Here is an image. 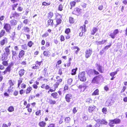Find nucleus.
Segmentation results:
<instances>
[{
	"label": "nucleus",
	"instance_id": "c756f323",
	"mask_svg": "<svg viewBox=\"0 0 127 127\" xmlns=\"http://www.w3.org/2000/svg\"><path fill=\"white\" fill-rule=\"evenodd\" d=\"M71 49L73 50L77 49L75 51V52L76 54H77L78 52L79 51L80 48L77 46H74L72 47Z\"/></svg>",
	"mask_w": 127,
	"mask_h": 127
},
{
	"label": "nucleus",
	"instance_id": "7ed1b4c3",
	"mask_svg": "<svg viewBox=\"0 0 127 127\" xmlns=\"http://www.w3.org/2000/svg\"><path fill=\"white\" fill-rule=\"evenodd\" d=\"M85 71H82L79 73L78 75L79 79L82 82L85 81L86 79V78L85 76Z\"/></svg>",
	"mask_w": 127,
	"mask_h": 127
},
{
	"label": "nucleus",
	"instance_id": "6e6552de",
	"mask_svg": "<svg viewBox=\"0 0 127 127\" xmlns=\"http://www.w3.org/2000/svg\"><path fill=\"white\" fill-rule=\"evenodd\" d=\"M119 33L118 30L116 29L113 31V32H111L110 33L109 36L112 38L114 39L115 38L116 35L118 34Z\"/></svg>",
	"mask_w": 127,
	"mask_h": 127
},
{
	"label": "nucleus",
	"instance_id": "0e129e2a",
	"mask_svg": "<svg viewBox=\"0 0 127 127\" xmlns=\"http://www.w3.org/2000/svg\"><path fill=\"white\" fill-rule=\"evenodd\" d=\"M107 109L105 107H104L102 109V112L104 114H106L107 112Z\"/></svg>",
	"mask_w": 127,
	"mask_h": 127
},
{
	"label": "nucleus",
	"instance_id": "69168bd1",
	"mask_svg": "<svg viewBox=\"0 0 127 127\" xmlns=\"http://www.w3.org/2000/svg\"><path fill=\"white\" fill-rule=\"evenodd\" d=\"M12 57H13V56H16L17 55V53L16 52V51H14L13 50L12 51Z\"/></svg>",
	"mask_w": 127,
	"mask_h": 127
},
{
	"label": "nucleus",
	"instance_id": "f704fd0d",
	"mask_svg": "<svg viewBox=\"0 0 127 127\" xmlns=\"http://www.w3.org/2000/svg\"><path fill=\"white\" fill-rule=\"evenodd\" d=\"M53 16V12L52 11L49 12L47 14V17L48 19H51Z\"/></svg>",
	"mask_w": 127,
	"mask_h": 127
},
{
	"label": "nucleus",
	"instance_id": "72a5a7b5",
	"mask_svg": "<svg viewBox=\"0 0 127 127\" xmlns=\"http://www.w3.org/2000/svg\"><path fill=\"white\" fill-rule=\"evenodd\" d=\"M115 123L112 120H109L108 125L110 127H113L115 125Z\"/></svg>",
	"mask_w": 127,
	"mask_h": 127
},
{
	"label": "nucleus",
	"instance_id": "4468645a",
	"mask_svg": "<svg viewBox=\"0 0 127 127\" xmlns=\"http://www.w3.org/2000/svg\"><path fill=\"white\" fill-rule=\"evenodd\" d=\"M25 51L23 50H21L19 51L18 54V57L19 58H23L25 55Z\"/></svg>",
	"mask_w": 127,
	"mask_h": 127
},
{
	"label": "nucleus",
	"instance_id": "ddd939ff",
	"mask_svg": "<svg viewBox=\"0 0 127 127\" xmlns=\"http://www.w3.org/2000/svg\"><path fill=\"white\" fill-rule=\"evenodd\" d=\"M8 41V38L6 37H3V38L0 41V45L1 46H3L6 44Z\"/></svg>",
	"mask_w": 127,
	"mask_h": 127
},
{
	"label": "nucleus",
	"instance_id": "5fc2aeb1",
	"mask_svg": "<svg viewBox=\"0 0 127 127\" xmlns=\"http://www.w3.org/2000/svg\"><path fill=\"white\" fill-rule=\"evenodd\" d=\"M118 71H116L110 73V75L111 77H114V76L117 73Z\"/></svg>",
	"mask_w": 127,
	"mask_h": 127
},
{
	"label": "nucleus",
	"instance_id": "0eeeda50",
	"mask_svg": "<svg viewBox=\"0 0 127 127\" xmlns=\"http://www.w3.org/2000/svg\"><path fill=\"white\" fill-rule=\"evenodd\" d=\"M11 26L8 23H4V24L3 29L6 31L7 32L10 33L11 29Z\"/></svg>",
	"mask_w": 127,
	"mask_h": 127
},
{
	"label": "nucleus",
	"instance_id": "aec40b11",
	"mask_svg": "<svg viewBox=\"0 0 127 127\" xmlns=\"http://www.w3.org/2000/svg\"><path fill=\"white\" fill-rule=\"evenodd\" d=\"M46 124V122L43 121L39 122L38 124V125L40 127H45Z\"/></svg>",
	"mask_w": 127,
	"mask_h": 127
},
{
	"label": "nucleus",
	"instance_id": "5701e85b",
	"mask_svg": "<svg viewBox=\"0 0 127 127\" xmlns=\"http://www.w3.org/2000/svg\"><path fill=\"white\" fill-rule=\"evenodd\" d=\"M51 95L52 96V97L55 99H57L58 98L59 96L58 95V93L56 92H54L51 94Z\"/></svg>",
	"mask_w": 127,
	"mask_h": 127
},
{
	"label": "nucleus",
	"instance_id": "c85d7f7f",
	"mask_svg": "<svg viewBox=\"0 0 127 127\" xmlns=\"http://www.w3.org/2000/svg\"><path fill=\"white\" fill-rule=\"evenodd\" d=\"M115 124H118L120 123L121 120L120 119L116 118L112 120Z\"/></svg>",
	"mask_w": 127,
	"mask_h": 127
},
{
	"label": "nucleus",
	"instance_id": "393cba45",
	"mask_svg": "<svg viewBox=\"0 0 127 127\" xmlns=\"http://www.w3.org/2000/svg\"><path fill=\"white\" fill-rule=\"evenodd\" d=\"M10 25L11 26H14L16 25L17 23V21L15 20H12L10 21Z\"/></svg>",
	"mask_w": 127,
	"mask_h": 127
},
{
	"label": "nucleus",
	"instance_id": "f3484780",
	"mask_svg": "<svg viewBox=\"0 0 127 127\" xmlns=\"http://www.w3.org/2000/svg\"><path fill=\"white\" fill-rule=\"evenodd\" d=\"M78 88L81 92H83L86 89V87L84 85H79L78 87Z\"/></svg>",
	"mask_w": 127,
	"mask_h": 127
},
{
	"label": "nucleus",
	"instance_id": "f03ea898",
	"mask_svg": "<svg viewBox=\"0 0 127 127\" xmlns=\"http://www.w3.org/2000/svg\"><path fill=\"white\" fill-rule=\"evenodd\" d=\"M14 64V63L12 62H10L5 70L2 72V75L9 74L12 70V68L13 67Z\"/></svg>",
	"mask_w": 127,
	"mask_h": 127
},
{
	"label": "nucleus",
	"instance_id": "338daca9",
	"mask_svg": "<svg viewBox=\"0 0 127 127\" xmlns=\"http://www.w3.org/2000/svg\"><path fill=\"white\" fill-rule=\"evenodd\" d=\"M19 94L18 91L17 90H15L13 93V95L15 96H16L18 95Z\"/></svg>",
	"mask_w": 127,
	"mask_h": 127
},
{
	"label": "nucleus",
	"instance_id": "4be33fe9",
	"mask_svg": "<svg viewBox=\"0 0 127 127\" xmlns=\"http://www.w3.org/2000/svg\"><path fill=\"white\" fill-rule=\"evenodd\" d=\"M43 54L44 56L49 57L50 55V53L48 50H45L43 51Z\"/></svg>",
	"mask_w": 127,
	"mask_h": 127
},
{
	"label": "nucleus",
	"instance_id": "f8f14e48",
	"mask_svg": "<svg viewBox=\"0 0 127 127\" xmlns=\"http://www.w3.org/2000/svg\"><path fill=\"white\" fill-rule=\"evenodd\" d=\"M86 26L84 25L83 26H81L80 28V29H81V32H80L79 34V36H82L85 34V32L86 31Z\"/></svg>",
	"mask_w": 127,
	"mask_h": 127
},
{
	"label": "nucleus",
	"instance_id": "774afa93",
	"mask_svg": "<svg viewBox=\"0 0 127 127\" xmlns=\"http://www.w3.org/2000/svg\"><path fill=\"white\" fill-rule=\"evenodd\" d=\"M46 127H55V124L51 123L49 124Z\"/></svg>",
	"mask_w": 127,
	"mask_h": 127
},
{
	"label": "nucleus",
	"instance_id": "2f4dec72",
	"mask_svg": "<svg viewBox=\"0 0 127 127\" xmlns=\"http://www.w3.org/2000/svg\"><path fill=\"white\" fill-rule=\"evenodd\" d=\"M6 33L5 31L3 29L1 30L0 31V39L4 36Z\"/></svg>",
	"mask_w": 127,
	"mask_h": 127
},
{
	"label": "nucleus",
	"instance_id": "412c9836",
	"mask_svg": "<svg viewBox=\"0 0 127 127\" xmlns=\"http://www.w3.org/2000/svg\"><path fill=\"white\" fill-rule=\"evenodd\" d=\"M9 55L4 53L2 55L1 59L2 61L6 60L8 58V56Z\"/></svg>",
	"mask_w": 127,
	"mask_h": 127
},
{
	"label": "nucleus",
	"instance_id": "6e6d98bb",
	"mask_svg": "<svg viewBox=\"0 0 127 127\" xmlns=\"http://www.w3.org/2000/svg\"><path fill=\"white\" fill-rule=\"evenodd\" d=\"M60 40L61 42L64 41L65 40L64 36L63 35H61L60 36Z\"/></svg>",
	"mask_w": 127,
	"mask_h": 127
},
{
	"label": "nucleus",
	"instance_id": "13d9d810",
	"mask_svg": "<svg viewBox=\"0 0 127 127\" xmlns=\"http://www.w3.org/2000/svg\"><path fill=\"white\" fill-rule=\"evenodd\" d=\"M51 4L50 2H47L45 1L43 2L42 3V5L43 6H46L50 5Z\"/></svg>",
	"mask_w": 127,
	"mask_h": 127
},
{
	"label": "nucleus",
	"instance_id": "864d4df0",
	"mask_svg": "<svg viewBox=\"0 0 127 127\" xmlns=\"http://www.w3.org/2000/svg\"><path fill=\"white\" fill-rule=\"evenodd\" d=\"M69 21L71 24L73 23L74 22V21L73 18L72 17H69Z\"/></svg>",
	"mask_w": 127,
	"mask_h": 127
},
{
	"label": "nucleus",
	"instance_id": "79ce46f5",
	"mask_svg": "<svg viewBox=\"0 0 127 127\" xmlns=\"http://www.w3.org/2000/svg\"><path fill=\"white\" fill-rule=\"evenodd\" d=\"M8 83L10 85L9 88H11V87L13 86L14 85V83L13 81L11 80H10L8 81Z\"/></svg>",
	"mask_w": 127,
	"mask_h": 127
},
{
	"label": "nucleus",
	"instance_id": "bb28decb",
	"mask_svg": "<svg viewBox=\"0 0 127 127\" xmlns=\"http://www.w3.org/2000/svg\"><path fill=\"white\" fill-rule=\"evenodd\" d=\"M48 25V26H53L54 24L53 20L52 19H49L47 21Z\"/></svg>",
	"mask_w": 127,
	"mask_h": 127
},
{
	"label": "nucleus",
	"instance_id": "a18cd8bd",
	"mask_svg": "<svg viewBox=\"0 0 127 127\" xmlns=\"http://www.w3.org/2000/svg\"><path fill=\"white\" fill-rule=\"evenodd\" d=\"M63 5L61 4H60L58 7V10L60 11H62L63 10Z\"/></svg>",
	"mask_w": 127,
	"mask_h": 127
},
{
	"label": "nucleus",
	"instance_id": "bf43d9fd",
	"mask_svg": "<svg viewBox=\"0 0 127 127\" xmlns=\"http://www.w3.org/2000/svg\"><path fill=\"white\" fill-rule=\"evenodd\" d=\"M18 4V3H16V4H14L12 5V10H15V8H16L17 7V5Z\"/></svg>",
	"mask_w": 127,
	"mask_h": 127
},
{
	"label": "nucleus",
	"instance_id": "8fccbe9b",
	"mask_svg": "<svg viewBox=\"0 0 127 127\" xmlns=\"http://www.w3.org/2000/svg\"><path fill=\"white\" fill-rule=\"evenodd\" d=\"M70 32L71 30L69 28L66 29L64 31V33L67 34H68Z\"/></svg>",
	"mask_w": 127,
	"mask_h": 127
},
{
	"label": "nucleus",
	"instance_id": "dca6fc26",
	"mask_svg": "<svg viewBox=\"0 0 127 127\" xmlns=\"http://www.w3.org/2000/svg\"><path fill=\"white\" fill-rule=\"evenodd\" d=\"M19 16V13L16 12L12 13L10 16V18L12 19V18H15L18 17Z\"/></svg>",
	"mask_w": 127,
	"mask_h": 127
},
{
	"label": "nucleus",
	"instance_id": "680f3d73",
	"mask_svg": "<svg viewBox=\"0 0 127 127\" xmlns=\"http://www.w3.org/2000/svg\"><path fill=\"white\" fill-rule=\"evenodd\" d=\"M72 79L71 78L69 79H68L67 83L68 85H70L72 83Z\"/></svg>",
	"mask_w": 127,
	"mask_h": 127
},
{
	"label": "nucleus",
	"instance_id": "f257e3e1",
	"mask_svg": "<svg viewBox=\"0 0 127 127\" xmlns=\"http://www.w3.org/2000/svg\"><path fill=\"white\" fill-rule=\"evenodd\" d=\"M36 104L35 102H33L31 104L29 103L28 104L26 100L24 101L23 104L26 106V108L27 109V111L29 113H31L32 112V108L35 107Z\"/></svg>",
	"mask_w": 127,
	"mask_h": 127
},
{
	"label": "nucleus",
	"instance_id": "c9c22d12",
	"mask_svg": "<svg viewBox=\"0 0 127 127\" xmlns=\"http://www.w3.org/2000/svg\"><path fill=\"white\" fill-rule=\"evenodd\" d=\"M106 40H102L101 41H96V42L97 45H99L101 44H103L106 42Z\"/></svg>",
	"mask_w": 127,
	"mask_h": 127
},
{
	"label": "nucleus",
	"instance_id": "9b49d317",
	"mask_svg": "<svg viewBox=\"0 0 127 127\" xmlns=\"http://www.w3.org/2000/svg\"><path fill=\"white\" fill-rule=\"evenodd\" d=\"M96 107L94 105H91L88 107V111L89 113H92L95 111Z\"/></svg>",
	"mask_w": 127,
	"mask_h": 127
},
{
	"label": "nucleus",
	"instance_id": "9d476101",
	"mask_svg": "<svg viewBox=\"0 0 127 127\" xmlns=\"http://www.w3.org/2000/svg\"><path fill=\"white\" fill-rule=\"evenodd\" d=\"M72 95L70 94H67L65 95V98L66 102H69L72 99Z\"/></svg>",
	"mask_w": 127,
	"mask_h": 127
},
{
	"label": "nucleus",
	"instance_id": "ea45409f",
	"mask_svg": "<svg viewBox=\"0 0 127 127\" xmlns=\"http://www.w3.org/2000/svg\"><path fill=\"white\" fill-rule=\"evenodd\" d=\"M8 111L10 112L13 111L14 110V108L13 106H10L7 109Z\"/></svg>",
	"mask_w": 127,
	"mask_h": 127
},
{
	"label": "nucleus",
	"instance_id": "2eb2a0df",
	"mask_svg": "<svg viewBox=\"0 0 127 127\" xmlns=\"http://www.w3.org/2000/svg\"><path fill=\"white\" fill-rule=\"evenodd\" d=\"M48 100H49L48 102L50 105H53L57 104L56 101L54 99L52 98H49Z\"/></svg>",
	"mask_w": 127,
	"mask_h": 127
},
{
	"label": "nucleus",
	"instance_id": "4c0bfd02",
	"mask_svg": "<svg viewBox=\"0 0 127 127\" xmlns=\"http://www.w3.org/2000/svg\"><path fill=\"white\" fill-rule=\"evenodd\" d=\"M62 22V20L60 19H57L56 20V22L57 24L55 25V27H56L58 25L60 24Z\"/></svg>",
	"mask_w": 127,
	"mask_h": 127
},
{
	"label": "nucleus",
	"instance_id": "052dcab7",
	"mask_svg": "<svg viewBox=\"0 0 127 127\" xmlns=\"http://www.w3.org/2000/svg\"><path fill=\"white\" fill-rule=\"evenodd\" d=\"M63 119L64 118L63 116L62 115L61 116L59 122V124H61L63 122Z\"/></svg>",
	"mask_w": 127,
	"mask_h": 127
},
{
	"label": "nucleus",
	"instance_id": "a878e982",
	"mask_svg": "<svg viewBox=\"0 0 127 127\" xmlns=\"http://www.w3.org/2000/svg\"><path fill=\"white\" fill-rule=\"evenodd\" d=\"M76 2L74 1H72L70 2L69 3L70 6V9H71L73 7H74L76 5Z\"/></svg>",
	"mask_w": 127,
	"mask_h": 127
},
{
	"label": "nucleus",
	"instance_id": "3c124183",
	"mask_svg": "<svg viewBox=\"0 0 127 127\" xmlns=\"http://www.w3.org/2000/svg\"><path fill=\"white\" fill-rule=\"evenodd\" d=\"M2 61H3L2 62V65L5 66H7L8 64V61H5V60Z\"/></svg>",
	"mask_w": 127,
	"mask_h": 127
},
{
	"label": "nucleus",
	"instance_id": "a211bd4d",
	"mask_svg": "<svg viewBox=\"0 0 127 127\" xmlns=\"http://www.w3.org/2000/svg\"><path fill=\"white\" fill-rule=\"evenodd\" d=\"M98 29L95 27H94L91 30V34L93 35L98 31Z\"/></svg>",
	"mask_w": 127,
	"mask_h": 127
},
{
	"label": "nucleus",
	"instance_id": "49530a36",
	"mask_svg": "<svg viewBox=\"0 0 127 127\" xmlns=\"http://www.w3.org/2000/svg\"><path fill=\"white\" fill-rule=\"evenodd\" d=\"M21 48L22 50H27V49L28 46L26 45V44H25L21 45Z\"/></svg>",
	"mask_w": 127,
	"mask_h": 127
},
{
	"label": "nucleus",
	"instance_id": "58836bf2",
	"mask_svg": "<svg viewBox=\"0 0 127 127\" xmlns=\"http://www.w3.org/2000/svg\"><path fill=\"white\" fill-rule=\"evenodd\" d=\"M99 122L101 124L107 125V122L104 119H102L100 120Z\"/></svg>",
	"mask_w": 127,
	"mask_h": 127
},
{
	"label": "nucleus",
	"instance_id": "423d86ee",
	"mask_svg": "<svg viewBox=\"0 0 127 127\" xmlns=\"http://www.w3.org/2000/svg\"><path fill=\"white\" fill-rule=\"evenodd\" d=\"M42 63V61H36L35 64L33 65V66L32 67V68L33 69H39Z\"/></svg>",
	"mask_w": 127,
	"mask_h": 127
},
{
	"label": "nucleus",
	"instance_id": "de8ad7c7",
	"mask_svg": "<svg viewBox=\"0 0 127 127\" xmlns=\"http://www.w3.org/2000/svg\"><path fill=\"white\" fill-rule=\"evenodd\" d=\"M59 85V84L57 83H56L55 84L53 85V86L54 87V88L53 89V90H54V92L56 91V89L58 88Z\"/></svg>",
	"mask_w": 127,
	"mask_h": 127
},
{
	"label": "nucleus",
	"instance_id": "20e7f679",
	"mask_svg": "<svg viewBox=\"0 0 127 127\" xmlns=\"http://www.w3.org/2000/svg\"><path fill=\"white\" fill-rule=\"evenodd\" d=\"M102 77L101 74L95 76L94 77L92 80L91 82L93 84H98L99 81L100 80L101 78Z\"/></svg>",
	"mask_w": 127,
	"mask_h": 127
},
{
	"label": "nucleus",
	"instance_id": "603ef678",
	"mask_svg": "<svg viewBox=\"0 0 127 127\" xmlns=\"http://www.w3.org/2000/svg\"><path fill=\"white\" fill-rule=\"evenodd\" d=\"M71 119L69 117H67L65 118V121L66 123H68L70 121Z\"/></svg>",
	"mask_w": 127,
	"mask_h": 127
},
{
	"label": "nucleus",
	"instance_id": "cd10ccee",
	"mask_svg": "<svg viewBox=\"0 0 127 127\" xmlns=\"http://www.w3.org/2000/svg\"><path fill=\"white\" fill-rule=\"evenodd\" d=\"M99 95V90L97 89L92 93V96L98 95Z\"/></svg>",
	"mask_w": 127,
	"mask_h": 127
},
{
	"label": "nucleus",
	"instance_id": "1a4fd4ad",
	"mask_svg": "<svg viewBox=\"0 0 127 127\" xmlns=\"http://www.w3.org/2000/svg\"><path fill=\"white\" fill-rule=\"evenodd\" d=\"M93 52L92 49H87L85 52V56L86 58H88L91 56Z\"/></svg>",
	"mask_w": 127,
	"mask_h": 127
},
{
	"label": "nucleus",
	"instance_id": "6ab92c4d",
	"mask_svg": "<svg viewBox=\"0 0 127 127\" xmlns=\"http://www.w3.org/2000/svg\"><path fill=\"white\" fill-rule=\"evenodd\" d=\"M50 46V44L49 42H46V43L45 46H43L41 47V49L42 50H44L46 49V48Z\"/></svg>",
	"mask_w": 127,
	"mask_h": 127
},
{
	"label": "nucleus",
	"instance_id": "a19ab883",
	"mask_svg": "<svg viewBox=\"0 0 127 127\" xmlns=\"http://www.w3.org/2000/svg\"><path fill=\"white\" fill-rule=\"evenodd\" d=\"M60 77L59 76H57L56 77V78L57 79V81L56 83L59 84V85L62 81V79L60 78L59 79H58V78H59Z\"/></svg>",
	"mask_w": 127,
	"mask_h": 127
},
{
	"label": "nucleus",
	"instance_id": "37998d69",
	"mask_svg": "<svg viewBox=\"0 0 127 127\" xmlns=\"http://www.w3.org/2000/svg\"><path fill=\"white\" fill-rule=\"evenodd\" d=\"M25 32H28L30 31V28L27 27H24L23 30Z\"/></svg>",
	"mask_w": 127,
	"mask_h": 127
},
{
	"label": "nucleus",
	"instance_id": "b1692460",
	"mask_svg": "<svg viewBox=\"0 0 127 127\" xmlns=\"http://www.w3.org/2000/svg\"><path fill=\"white\" fill-rule=\"evenodd\" d=\"M32 90V88L31 86L28 87L25 90L26 94H27L30 93Z\"/></svg>",
	"mask_w": 127,
	"mask_h": 127
},
{
	"label": "nucleus",
	"instance_id": "4d7b16f0",
	"mask_svg": "<svg viewBox=\"0 0 127 127\" xmlns=\"http://www.w3.org/2000/svg\"><path fill=\"white\" fill-rule=\"evenodd\" d=\"M4 50H5V52L4 53L7 54L8 55L10 54V50L9 49H8L5 47L4 49Z\"/></svg>",
	"mask_w": 127,
	"mask_h": 127
},
{
	"label": "nucleus",
	"instance_id": "c03bdc74",
	"mask_svg": "<svg viewBox=\"0 0 127 127\" xmlns=\"http://www.w3.org/2000/svg\"><path fill=\"white\" fill-rule=\"evenodd\" d=\"M77 69V68H75L73 69L71 71V74L72 75H75L76 73V71Z\"/></svg>",
	"mask_w": 127,
	"mask_h": 127
},
{
	"label": "nucleus",
	"instance_id": "e433bc0d",
	"mask_svg": "<svg viewBox=\"0 0 127 127\" xmlns=\"http://www.w3.org/2000/svg\"><path fill=\"white\" fill-rule=\"evenodd\" d=\"M34 43L31 41H29L27 43V46L29 47H32L34 45Z\"/></svg>",
	"mask_w": 127,
	"mask_h": 127
},
{
	"label": "nucleus",
	"instance_id": "e2e57ef3",
	"mask_svg": "<svg viewBox=\"0 0 127 127\" xmlns=\"http://www.w3.org/2000/svg\"><path fill=\"white\" fill-rule=\"evenodd\" d=\"M35 115L36 116H40L41 114V110H38L36 111L35 112Z\"/></svg>",
	"mask_w": 127,
	"mask_h": 127
},
{
	"label": "nucleus",
	"instance_id": "39448f33",
	"mask_svg": "<svg viewBox=\"0 0 127 127\" xmlns=\"http://www.w3.org/2000/svg\"><path fill=\"white\" fill-rule=\"evenodd\" d=\"M82 10L81 9L78 7H76L74 8L72 13L73 14L78 16L82 13Z\"/></svg>",
	"mask_w": 127,
	"mask_h": 127
},
{
	"label": "nucleus",
	"instance_id": "09e8293b",
	"mask_svg": "<svg viewBox=\"0 0 127 127\" xmlns=\"http://www.w3.org/2000/svg\"><path fill=\"white\" fill-rule=\"evenodd\" d=\"M23 82L22 79L20 78L18 81V88H19L21 84Z\"/></svg>",
	"mask_w": 127,
	"mask_h": 127
},
{
	"label": "nucleus",
	"instance_id": "473e14b6",
	"mask_svg": "<svg viewBox=\"0 0 127 127\" xmlns=\"http://www.w3.org/2000/svg\"><path fill=\"white\" fill-rule=\"evenodd\" d=\"M96 66L98 67V70L101 73H103V71L102 69V66L100 65L99 64H96Z\"/></svg>",
	"mask_w": 127,
	"mask_h": 127
},
{
	"label": "nucleus",
	"instance_id": "7c9ffc66",
	"mask_svg": "<svg viewBox=\"0 0 127 127\" xmlns=\"http://www.w3.org/2000/svg\"><path fill=\"white\" fill-rule=\"evenodd\" d=\"M25 70L23 69H21L19 71V74L20 77H22L24 75Z\"/></svg>",
	"mask_w": 127,
	"mask_h": 127
}]
</instances>
